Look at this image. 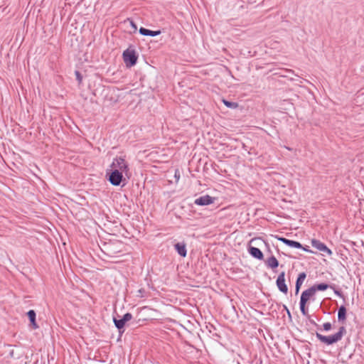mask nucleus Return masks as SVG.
<instances>
[{"instance_id": "obj_1", "label": "nucleus", "mask_w": 364, "mask_h": 364, "mask_svg": "<svg viewBox=\"0 0 364 364\" xmlns=\"http://www.w3.org/2000/svg\"><path fill=\"white\" fill-rule=\"evenodd\" d=\"M316 292L315 291L314 288L312 287H309L301 293L299 307L301 314L306 317H309L306 304L310 301H314L316 300Z\"/></svg>"}, {"instance_id": "obj_9", "label": "nucleus", "mask_w": 364, "mask_h": 364, "mask_svg": "<svg viewBox=\"0 0 364 364\" xmlns=\"http://www.w3.org/2000/svg\"><path fill=\"white\" fill-rule=\"evenodd\" d=\"M248 252L252 257L257 259L262 260L264 258L262 252L257 247L249 246Z\"/></svg>"}, {"instance_id": "obj_21", "label": "nucleus", "mask_w": 364, "mask_h": 364, "mask_svg": "<svg viewBox=\"0 0 364 364\" xmlns=\"http://www.w3.org/2000/svg\"><path fill=\"white\" fill-rule=\"evenodd\" d=\"M333 288H332V289H333L335 294H336L339 297L343 298L344 299V296H343V294L342 293V291L339 289H336L334 284H333Z\"/></svg>"}, {"instance_id": "obj_14", "label": "nucleus", "mask_w": 364, "mask_h": 364, "mask_svg": "<svg viewBox=\"0 0 364 364\" xmlns=\"http://www.w3.org/2000/svg\"><path fill=\"white\" fill-rule=\"evenodd\" d=\"M27 316L29 318V321L31 322V326H32V328L33 329H36L38 328V324L36 323V314L34 310H29L28 312H27Z\"/></svg>"}, {"instance_id": "obj_10", "label": "nucleus", "mask_w": 364, "mask_h": 364, "mask_svg": "<svg viewBox=\"0 0 364 364\" xmlns=\"http://www.w3.org/2000/svg\"><path fill=\"white\" fill-rule=\"evenodd\" d=\"M174 248L181 257H185L186 256L187 250L185 242H177L174 245Z\"/></svg>"}, {"instance_id": "obj_29", "label": "nucleus", "mask_w": 364, "mask_h": 364, "mask_svg": "<svg viewBox=\"0 0 364 364\" xmlns=\"http://www.w3.org/2000/svg\"><path fill=\"white\" fill-rule=\"evenodd\" d=\"M308 318H310V316L309 317H307ZM311 323H312L313 325H314L316 327H319V326L314 321V320H311V319H309Z\"/></svg>"}, {"instance_id": "obj_19", "label": "nucleus", "mask_w": 364, "mask_h": 364, "mask_svg": "<svg viewBox=\"0 0 364 364\" xmlns=\"http://www.w3.org/2000/svg\"><path fill=\"white\" fill-rule=\"evenodd\" d=\"M223 102L224 105L229 108L235 109L238 107V104L237 102H230L226 100H223Z\"/></svg>"}, {"instance_id": "obj_2", "label": "nucleus", "mask_w": 364, "mask_h": 364, "mask_svg": "<svg viewBox=\"0 0 364 364\" xmlns=\"http://www.w3.org/2000/svg\"><path fill=\"white\" fill-rule=\"evenodd\" d=\"M346 333V329L345 326H342L339 328L337 333L331 336H323L316 332V336L321 343L330 346L340 341Z\"/></svg>"}, {"instance_id": "obj_24", "label": "nucleus", "mask_w": 364, "mask_h": 364, "mask_svg": "<svg viewBox=\"0 0 364 364\" xmlns=\"http://www.w3.org/2000/svg\"><path fill=\"white\" fill-rule=\"evenodd\" d=\"M127 21L130 23V26L132 27L133 32H136V31L137 30L136 23L130 18H127Z\"/></svg>"}, {"instance_id": "obj_3", "label": "nucleus", "mask_w": 364, "mask_h": 364, "mask_svg": "<svg viewBox=\"0 0 364 364\" xmlns=\"http://www.w3.org/2000/svg\"><path fill=\"white\" fill-rule=\"evenodd\" d=\"M124 171H119V169H107L106 171V178L109 182L114 186L122 185L124 186L127 183V180L123 176Z\"/></svg>"}, {"instance_id": "obj_12", "label": "nucleus", "mask_w": 364, "mask_h": 364, "mask_svg": "<svg viewBox=\"0 0 364 364\" xmlns=\"http://www.w3.org/2000/svg\"><path fill=\"white\" fill-rule=\"evenodd\" d=\"M139 33L142 36H156L161 33L160 30L151 31L144 27H141L139 31Z\"/></svg>"}, {"instance_id": "obj_30", "label": "nucleus", "mask_w": 364, "mask_h": 364, "mask_svg": "<svg viewBox=\"0 0 364 364\" xmlns=\"http://www.w3.org/2000/svg\"><path fill=\"white\" fill-rule=\"evenodd\" d=\"M255 240H256L255 238V239H252L250 240V243H251L252 242H253Z\"/></svg>"}, {"instance_id": "obj_15", "label": "nucleus", "mask_w": 364, "mask_h": 364, "mask_svg": "<svg viewBox=\"0 0 364 364\" xmlns=\"http://www.w3.org/2000/svg\"><path fill=\"white\" fill-rule=\"evenodd\" d=\"M266 264L269 267L274 269L279 266V262L274 256H272L267 259V260L266 261Z\"/></svg>"}, {"instance_id": "obj_5", "label": "nucleus", "mask_w": 364, "mask_h": 364, "mask_svg": "<svg viewBox=\"0 0 364 364\" xmlns=\"http://www.w3.org/2000/svg\"><path fill=\"white\" fill-rule=\"evenodd\" d=\"M110 167L112 168L111 169H119V171H124L125 175H127L129 171L128 164L122 157L114 159Z\"/></svg>"}, {"instance_id": "obj_18", "label": "nucleus", "mask_w": 364, "mask_h": 364, "mask_svg": "<svg viewBox=\"0 0 364 364\" xmlns=\"http://www.w3.org/2000/svg\"><path fill=\"white\" fill-rule=\"evenodd\" d=\"M287 246L297 249H300L302 247V245L299 242L291 240H289Z\"/></svg>"}, {"instance_id": "obj_22", "label": "nucleus", "mask_w": 364, "mask_h": 364, "mask_svg": "<svg viewBox=\"0 0 364 364\" xmlns=\"http://www.w3.org/2000/svg\"><path fill=\"white\" fill-rule=\"evenodd\" d=\"M132 318V315L131 313H126L123 316H122V319L125 321V322H127L129 321H130L131 319Z\"/></svg>"}, {"instance_id": "obj_23", "label": "nucleus", "mask_w": 364, "mask_h": 364, "mask_svg": "<svg viewBox=\"0 0 364 364\" xmlns=\"http://www.w3.org/2000/svg\"><path fill=\"white\" fill-rule=\"evenodd\" d=\"M75 75L76 76V80L78 81L79 83H81L82 80V76L80 72L78 70H75Z\"/></svg>"}, {"instance_id": "obj_13", "label": "nucleus", "mask_w": 364, "mask_h": 364, "mask_svg": "<svg viewBox=\"0 0 364 364\" xmlns=\"http://www.w3.org/2000/svg\"><path fill=\"white\" fill-rule=\"evenodd\" d=\"M306 277V274L305 272H301L299 274L295 285V294H297L300 290L301 286L302 285L304 279Z\"/></svg>"}, {"instance_id": "obj_6", "label": "nucleus", "mask_w": 364, "mask_h": 364, "mask_svg": "<svg viewBox=\"0 0 364 364\" xmlns=\"http://www.w3.org/2000/svg\"><path fill=\"white\" fill-rule=\"evenodd\" d=\"M311 245L318 250L326 253L328 255L333 254L332 251L323 242L316 239H312Z\"/></svg>"}, {"instance_id": "obj_17", "label": "nucleus", "mask_w": 364, "mask_h": 364, "mask_svg": "<svg viewBox=\"0 0 364 364\" xmlns=\"http://www.w3.org/2000/svg\"><path fill=\"white\" fill-rule=\"evenodd\" d=\"M113 321L115 326L121 332V330L124 327L126 322L122 318L117 319L115 317L113 318Z\"/></svg>"}, {"instance_id": "obj_7", "label": "nucleus", "mask_w": 364, "mask_h": 364, "mask_svg": "<svg viewBox=\"0 0 364 364\" xmlns=\"http://www.w3.org/2000/svg\"><path fill=\"white\" fill-rule=\"evenodd\" d=\"M276 284H277L279 290L281 292H282L284 294H287L288 292V287L285 283V272H282L279 274V276L277 279V281H276Z\"/></svg>"}, {"instance_id": "obj_8", "label": "nucleus", "mask_w": 364, "mask_h": 364, "mask_svg": "<svg viewBox=\"0 0 364 364\" xmlns=\"http://www.w3.org/2000/svg\"><path fill=\"white\" fill-rule=\"evenodd\" d=\"M214 198L209 195L202 196L195 200V204L200 206L207 205L213 203Z\"/></svg>"}, {"instance_id": "obj_25", "label": "nucleus", "mask_w": 364, "mask_h": 364, "mask_svg": "<svg viewBox=\"0 0 364 364\" xmlns=\"http://www.w3.org/2000/svg\"><path fill=\"white\" fill-rule=\"evenodd\" d=\"M276 238H277L278 240H279V241L282 242L284 244H285V245H288V242L289 241V239L285 238V237H279V236H276Z\"/></svg>"}, {"instance_id": "obj_27", "label": "nucleus", "mask_w": 364, "mask_h": 364, "mask_svg": "<svg viewBox=\"0 0 364 364\" xmlns=\"http://www.w3.org/2000/svg\"><path fill=\"white\" fill-rule=\"evenodd\" d=\"M283 308L287 311L289 316L291 317V313H290L289 309L287 308V306L286 305H283Z\"/></svg>"}, {"instance_id": "obj_16", "label": "nucleus", "mask_w": 364, "mask_h": 364, "mask_svg": "<svg viewBox=\"0 0 364 364\" xmlns=\"http://www.w3.org/2000/svg\"><path fill=\"white\" fill-rule=\"evenodd\" d=\"M312 287L314 288L315 291L316 292L317 291H325L328 288H333V286L326 283H320L313 285Z\"/></svg>"}, {"instance_id": "obj_4", "label": "nucleus", "mask_w": 364, "mask_h": 364, "mask_svg": "<svg viewBox=\"0 0 364 364\" xmlns=\"http://www.w3.org/2000/svg\"><path fill=\"white\" fill-rule=\"evenodd\" d=\"M124 62L127 68L135 65L137 63L138 55L134 49L128 48L122 54Z\"/></svg>"}, {"instance_id": "obj_28", "label": "nucleus", "mask_w": 364, "mask_h": 364, "mask_svg": "<svg viewBox=\"0 0 364 364\" xmlns=\"http://www.w3.org/2000/svg\"><path fill=\"white\" fill-rule=\"evenodd\" d=\"M139 294V296H144L143 294L145 292V290L144 289H140L139 291H138Z\"/></svg>"}, {"instance_id": "obj_11", "label": "nucleus", "mask_w": 364, "mask_h": 364, "mask_svg": "<svg viewBox=\"0 0 364 364\" xmlns=\"http://www.w3.org/2000/svg\"><path fill=\"white\" fill-rule=\"evenodd\" d=\"M346 308L342 305L338 308V322L344 324L346 321Z\"/></svg>"}, {"instance_id": "obj_20", "label": "nucleus", "mask_w": 364, "mask_h": 364, "mask_svg": "<svg viewBox=\"0 0 364 364\" xmlns=\"http://www.w3.org/2000/svg\"><path fill=\"white\" fill-rule=\"evenodd\" d=\"M331 328H332V325L331 323L326 322L323 324V331H328L331 330Z\"/></svg>"}, {"instance_id": "obj_26", "label": "nucleus", "mask_w": 364, "mask_h": 364, "mask_svg": "<svg viewBox=\"0 0 364 364\" xmlns=\"http://www.w3.org/2000/svg\"><path fill=\"white\" fill-rule=\"evenodd\" d=\"M301 249H302L303 250H304L305 252H313L311 250H309L308 246L304 247L302 245V247Z\"/></svg>"}]
</instances>
